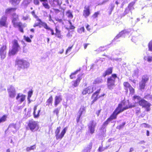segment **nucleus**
<instances>
[{
  "label": "nucleus",
  "mask_w": 152,
  "mask_h": 152,
  "mask_svg": "<svg viewBox=\"0 0 152 152\" xmlns=\"http://www.w3.org/2000/svg\"><path fill=\"white\" fill-rule=\"evenodd\" d=\"M101 110V109H100L96 112V113L97 116H98L99 115V114L100 113Z\"/></svg>",
  "instance_id": "nucleus-59"
},
{
  "label": "nucleus",
  "mask_w": 152,
  "mask_h": 152,
  "mask_svg": "<svg viewBox=\"0 0 152 152\" xmlns=\"http://www.w3.org/2000/svg\"><path fill=\"white\" fill-rule=\"evenodd\" d=\"M138 103L140 106L145 109L146 111L148 112L151 110V104L145 99H142L138 101Z\"/></svg>",
  "instance_id": "nucleus-8"
},
{
  "label": "nucleus",
  "mask_w": 152,
  "mask_h": 152,
  "mask_svg": "<svg viewBox=\"0 0 152 152\" xmlns=\"http://www.w3.org/2000/svg\"><path fill=\"white\" fill-rule=\"evenodd\" d=\"M37 105H35L34 107L33 115L34 118H38L39 117V114L41 111L40 109L38 111L37 113L36 111L37 109Z\"/></svg>",
  "instance_id": "nucleus-25"
},
{
  "label": "nucleus",
  "mask_w": 152,
  "mask_h": 152,
  "mask_svg": "<svg viewBox=\"0 0 152 152\" xmlns=\"http://www.w3.org/2000/svg\"><path fill=\"white\" fill-rule=\"evenodd\" d=\"M12 23L13 26L15 28H18L20 31L23 33L24 31L23 28L25 27L26 26L23 25L21 22H18L19 20V15L14 13L12 14Z\"/></svg>",
  "instance_id": "nucleus-2"
},
{
  "label": "nucleus",
  "mask_w": 152,
  "mask_h": 152,
  "mask_svg": "<svg viewBox=\"0 0 152 152\" xmlns=\"http://www.w3.org/2000/svg\"><path fill=\"white\" fill-rule=\"evenodd\" d=\"M59 109L58 108L55 109L53 111L54 114H56V115H58L59 113Z\"/></svg>",
  "instance_id": "nucleus-49"
},
{
  "label": "nucleus",
  "mask_w": 152,
  "mask_h": 152,
  "mask_svg": "<svg viewBox=\"0 0 152 152\" xmlns=\"http://www.w3.org/2000/svg\"><path fill=\"white\" fill-rule=\"evenodd\" d=\"M36 148V145H35L31 146L30 147H27L26 150L27 151H29L31 150H34Z\"/></svg>",
  "instance_id": "nucleus-40"
},
{
  "label": "nucleus",
  "mask_w": 152,
  "mask_h": 152,
  "mask_svg": "<svg viewBox=\"0 0 152 152\" xmlns=\"http://www.w3.org/2000/svg\"><path fill=\"white\" fill-rule=\"evenodd\" d=\"M135 113L137 114H138L140 113V109L139 107H137L136 108L135 110Z\"/></svg>",
  "instance_id": "nucleus-52"
},
{
  "label": "nucleus",
  "mask_w": 152,
  "mask_h": 152,
  "mask_svg": "<svg viewBox=\"0 0 152 152\" xmlns=\"http://www.w3.org/2000/svg\"><path fill=\"white\" fill-rule=\"evenodd\" d=\"M148 47L149 50L152 51V40L149 42Z\"/></svg>",
  "instance_id": "nucleus-48"
},
{
  "label": "nucleus",
  "mask_w": 152,
  "mask_h": 152,
  "mask_svg": "<svg viewBox=\"0 0 152 152\" xmlns=\"http://www.w3.org/2000/svg\"><path fill=\"white\" fill-rule=\"evenodd\" d=\"M114 119H115L110 115L107 120L104 122L102 125L104 127H105L108 124L110 121Z\"/></svg>",
  "instance_id": "nucleus-27"
},
{
  "label": "nucleus",
  "mask_w": 152,
  "mask_h": 152,
  "mask_svg": "<svg viewBox=\"0 0 152 152\" xmlns=\"http://www.w3.org/2000/svg\"><path fill=\"white\" fill-rule=\"evenodd\" d=\"M91 14V11L90 6H85L83 10V15L85 18L88 17Z\"/></svg>",
  "instance_id": "nucleus-17"
},
{
  "label": "nucleus",
  "mask_w": 152,
  "mask_h": 152,
  "mask_svg": "<svg viewBox=\"0 0 152 152\" xmlns=\"http://www.w3.org/2000/svg\"><path fill=\"white\" fill-rule=\"evenodd\" d=\"M102 80L99 78H97L95 79L93 82V84H98L99 83H102Z\"/></svg>",
  "instance_id": "nucleus-39"
},
{
  "label": "nucleus",
  "mask_w": 152,
  "mask_h": 152,
  "mask_svg": "<svg viewBox=\"0 0 152 152\" xmlns=\"http://www.w3.org/2000/svg\"><path fill=\"white\" fill-rule=\"evenodd\" d=\"M145 85V83L143 82H141L140 84V88L141 90L143 89L144 88Z\"/></svg>",
  "instance_id": "nucleus-47"
},
{
  "label": "nucleus",
  "mask_w": 152,
  "mask_h": 152,
  "mask_svg": "<svg viewBox=\"0 0 152 152\" xmlns=\"http://www.w3.org/2000/svg\"><path fill=\"white\" fill-rule=\"evenodd\" d=\"M29 65L28 62L23 59L17 58L15 61V66H17L19 70L21 69L27 68Z\"/></svg>",
  "instance_id": "nucleus-6"
},
{
  "label": "nucleus",
  "mask_w": 152,
  "mask_h": 152,
  "mask_svg": "<svg viewBox=\"0 0 152 152\" xmlns=\"http://www.w3.org/2000/svg\"><path fill=\"white\" fill-rule=\"evenodd\" d=\"M124 104V102H122L118 104V106L114 110L111 115L115 119L117 118L118 115L120 113L123 112L125 110H126L129 108H132L134 107V105H130L129 106H126L124 107H123V105Z\"/></svg>",
  "instance_id": "nucleus-1"
},
{
  "label": "nucleus",
  "mask_w": 152,
  "mask_h": 152,
  "mask_svg": "<svg viewBox=\"0 0 152 152\" xmlns=\"http://www.w3.org/2000/svg\"><path fill=\"white\" fill-rule=\"evenodd\" d=\"M147 61L149 62L152 61V57L148 56L147 58Z\"/></svg>",
  "instance_id": "nucleus-57"
},
{
  "label": "nucleus",
  "mask_w": 152,
  "mask_h": 152,
  "mask_svg": "<svg viewBox=\"0 0 152 152\" xmlns=\"http://www.w3.org/2000/svg\"><path fill=\"white\" fill-rule=\"evenodd\" d=\"M129 33V32L127 31L126 30H124L119 33L116 36V37L118 38L119 37H121L124 34H128Z\"/></svg>",
  "instance_id": "nucleus-29"
},
{
  "label": "nucleus",
  "mask_w": 152,
  "mask_h": 152,
  "mask_svg": "<svg viewBox=\"0 0 152 152\" xmlns=\"http://www.w3.org/2000/svg\"><path fill=\"white\" fill-rule=\"evenodd\" d=\"M29 18L28 15H27L26 16H23L22 18V19L23 20H27Z\"/></svg>",
  "instance_id": "nucleus-53"
},
{
  "label": "nucleus",
  "mask_w": 152,
  "mask_h": 152,
  "mask_svg": "<svg viewBox=\"0 0 152 152\" xmlns=\"http://www.w3.org/2000/svg\"><path fill=\"white\" fill-rule=\"evenodd\" d=\"M85 111V108L84 107H81L78 112L79 113V115H78L77 117L76 118V121L77 123H78L79 122L80 118L81 115H82L83 113V111Z\"/></svg>",
  "instance_id": "nucleus-23"
},
{
  "label": "nucleus",
  "mask_w": 152,
  "mask_h": 152,
  "mask_svg": "<svg viewBox=\"0 0 152 152\" xmlns=\"http://www.w3.org/2000/svg\"><path fill=\"white\" fill-rule=\"evenodd\" d=\"M117 77V74H113L107 78V88L110 90L113 89L115 86V82L116 78Z\"/></svg>",
  "instance_id": "nucleus-4"
},
{
  "label": "nucleus",
  "mask_w": 152,
  "mask_h": 152,
  "mask_svg": "<svg viewBox=\"0 0 152 152\" xmlns=\"http://www.w3.org/2000/svg\"><path fill=\"white\" fill-rule=\"evenodd\" d=\"M69 23L71 25L70 26L69 28L71 29H75V27L72 25V23L70 21H69Z\"/></svg>",
  "instance_id": "nucleus-56"
},
{
  "label": "nucleus",
  "mask_w": 152,
  "mask_h": 152,
  "mask_svg": "<svg viewBox=\"0 0 152 152\" xmlns=\"http://www.w3.org/2000/svg\"><path fill=\"white\" fill-rule=\"evenodd\" d=\"M31 13L33 17L37 19L39 18L38 16L35 14L34 11L33 10L31 12Z\"/></svg>",
  "instance_id": "nucleus-51"
},
{
  "label": "nucleus",
  "mask_w": 152,
  "mask_h": 152,
  "mask_svg": "<svg viewBox=\"0 0 152 152\" xmlns=\"http://www.w3.org/2000/svg\"><path fill=\"white\" fill-rule=\"evenodd\" d=\"M49 28H50V30H47L50 31L51 32V34L52 35H55L56 37L60 39L62 38V36L61 34V31L57 27H56L55 28V33H54L53 29L50 27Z\"/></svg>",
  "instance_id": "nucleus-11"
},
{
  "label": "nucleus",
  "mask_w": 152,
  "mask_h": 152,
  "mask_svg": "<svg viewBox=\"0 0 152 152\" xmlns=\"http://www.w3.org/2000/svg\"><path fill=\"white\" fill-rule=\"evenodd\" d=\"M113 69V67H110L108 68L102 74V76L105 77L107 75H109L112 74Z\"/></svg>",
  "instance_id": "nucleus-22"
},
{
  "label": "nucleus",
  "mask_w": 152,
  "mask_h": 152,
  "mask_svg": "<svg viewBox=\"0 0 152 152\" xmlns=\"http://www.w3.org/2000/svg\"><path fill=\"white\" fill-rule=\"evenodd\" d=\"M34 2L35 4V5H39V0H34Z\"/></svg>",
  "instance_id": "nucleus-58"
},
{
  "label": "nucleus",
  "mask_w": 152,
  "mask_h": 152,
  "mask_svg": "<svg viewBox=\"0 0 152 152\" xmlns=\"http://www.w3.org/2000/svg\"><path fill=\"white\" fill-rule=\"evenodd\" d=\"M26 97L25 95L19 93L16 97V99L19 102L21 103L25 100Z\"/></svg>",
  "instance_id": "nucleus-20"
},
{
  "label": "nucleus",
  "mask_w": 152,
  "mask_h": 152,
  "mask_svg": "<svg viewBox=\"0 0 152 152\" xmlns=\"http://www.w3.org/2000/svg\"><path fill=\"white\" fill-rule=\"evenodd\" d=\"M136 99H137L139 101L141 99V97L139 96H137L136 95L134 96L132 98V100L133 101H135Z\"/></svg>",
  "instance_id": "nucleus-44"
},
{
  "label": "nucleus",
  "mask_w": 152,
  "mask_h": 152,
  "mask_svg": "<svg viewBox=\"0 0 152 152\" xmlns=\"http://www.w3.org/2000/svg\"><path fill=\"white\" fill-rule=\"evenodd\" d=\"M134 150V149L133 148L131 147L130 148L129 150V152H132Z\"/></svg>",
  "instance_id": "nucleus-64"
},
{
  "label": "nucleus",
  "mask_w": 152,
  "mask_h": 152,
  "mask_svg": "<svg viewBox=\"0 0 152 152\" xmlns=\"http://www.w3.org/2000/svg\"><path fill=\"white\" fill-rule=\"evenodd\" d=\"M62 100L61 96H55L54 105L55 107H56L61 102Z\"/></svg>",
  "instance_id": "nucleus-24"
},
{
  "label": "nucleus",
  "mask_w": 152,
  "mask_h": 152,
  "mask_svg": "<svg viewBox=\"0 0 152 152\" xmlns=\"http://www.w3.org/2000/svg\"><path fill=\"white\" fill-rule=\"evenodd\" d=\"M86 29H87V30L88 31H90L91 30V28H90V26L88 24L86 25Z\"/></svg>",
  "instance_id": "nucleus-60"
},
{
  "label": "nucleus",
  "mask_w": 152,
  "mask_h": 152,
  "mask_svg": "<svg viewBox=\"0 0 152 152\" xmlns=\"http://www.w3.org/2000/svg\"><path fill=\"white\" fill-rule=\"evenodd\" d=\"M49 3L53 7H56L58 6H60L61 4L59 0H49Z\"/></svg>",
  "instance_id": "nucleus-21"
},
{
  "label": "nucleus",
  "mask_w": 152,
  "mask_h": 152,
  "mask_svg": "<svg viewBox=\"0 0 152 152\" xmlns=\"http://www.w3.org/2000/svg\"><path fill=\"white\" fill-rule=\"evenodd\" d=\"M24 40L27 42L30 43L31 42V40L28 37H26L25 35L23 36Z\"/></svg>",
  "instance_id": "nucleus-43"
},
{
  "label": "nucleus",
  "mask_w": 152,
  "mask_h": 152,
  "mask_svg": "<svg viewBox=\"0 0 152 152\" xmlns=\"http://www.w3.org/2000/svg\"><path fill=\"white\" fill-rule=\"evenodd\" d=\"M104 148H103L102 146L99 147V148L98 149V151L99 152H101L104 151Z\"/></svg>",
  "instance_id": "nucleus-54"
},
{
  "label": "nucleus",
  "mask_w": 152,
  "mask_h": 152,
  "mask_svg": "<svg viewBox=\"0 0 152 152\" xmlns=\"http://www.w3.org/2000/svg\"><path fill=\"white\" fill-rule=\"evenodd\" d=\"M26 128L30 130L31 132L37 131L39 128V126L37 121L33 119L29 120L27 123Z\"/></svg>",
  "instance_id": "nucleus-3"
},
{
  "label": "nucleus",
  "mask_w": 152,
  "mask_h": 152,
  "mask_svg": "<svg viewBox=\"0 0 152 152\" xmlns=\"http://www.w3.org/2000/svg\"><path fill=\"white\" fill-rule=\"evenodd\" d=\"M12 49L10 50L8 52V54L10 56L15 55L20 49V46L17 40L14 39L12 42Z\"/></svg>",
  "instance_id": "nucleus-5"
},
{
  "label": "nucleus",
  "mask_w": 152,
  "mask_h": 152,
  "mask_svg": "<svg viewBox=\"0 0 152 152\" xmlns=\"http://www.w3.org/2000/svg\"><path fill=\"white\" fill-rule=\"evenodd\" d=\"M8 91L10 97L13 98L15 97V93L14 91H12L10 88L8 89Z\"/></svg>",
  "instance_id": "nucleus-35"
},
{
  "label": "nucleus",
  "mask_w": 152,
  "mask_h": 152,
  "mask_svg": "<svg viewBox=\"0 0 152 152\" xmlns=\"http://www.w3.org/2000/svg\"><path fill=\"white\" fill-rule=\"evenodd\" d=\"M96 123L94 121L92 120L90 122L88 125V128L90 133L93 134L94 133L95 128L96 126Z\"/></svg>",
  "instance_id": "nucleus-15"
},
{
  "label": "nucleus",
  "mask_w": 152,
  "mask_h": 152,
  "mask_svg": "<svg viewBox=\"0 0 152 152\" xmlns=\"http://www.w3.org/2000/svg\"><path fill=\"white\" fill-rule=\"evenodd\" d=\"M76 74L74 72L72 73L69 76L70 78L72 79H75L76 78Z\"/></svg>",
  "instance_id": "nucleus-46"
},
{
  "label": "nucleus",
  "mask_w": 152,
  "mask_h": 152,
  "mask_svg": "<svg viewBox=\"0 0 152 152\" xmlns=\"http://www.w3.org/2000/svg\"><path fill=\"white\" fill-rule=\"evenodd\" d=\"M73 46V45H72V46L70 47H68V48L66 50V54H67V53L69 52H70L71 51V49H72V47Z\"/></svg>",
  "instance_id": "nucleus-50"
},
{
  "label": "nucleus",
  "mask_w": 152,
  "mask_h": 152,
  "mask_svg": "<svg viewBox=\"0 0 152 152\" xmlns=\"http://www.w3.org/2000/svg\"><path fill=\"white\" fill-rule=\"evenodd\" d=\"M115 7V6L114 4H111L109 7L108 9H107V12L109 15H110L112 12Z\"/></svg>",
  "instance_id": "nucleus-30"
},
{
  "label": "nucleus",
  "mask_w": 152,
  "mask_h": 152,
  "mask_svg": "<svg viewBox=\"0 0 152 152\" xmlns=\"http://www.w3.org/2000/svg\"><path fill=\"white\" fill-rule=\"evenodd\" d=\"M33 91L32 89L29 91L28 93V98L27 99L28 101L30 100V98L31 97L33 94Z\"/></svg>",
  "instance_id": "nucleus-41"
},
{
  "label": "nucleus",
  "mask_w": 152,
  "mask_h": 152,
  "mask_svg": "<svg viewBox=\"0 0 152 152\" xmlns=\"http://www.w3.org/2000/svg\"><path fill=\"white\" fill-rule=\"evenodd\" d=\"M123 86L124 89L126 90V93L128 92V89L129 91V95H133L135 93V89L131 86V84L127 81L123 83Z\"/></svg>",
  "instance_id": "nucleus-9"
},
{
  "label": "nucleus",
  "mask_w": 152,
  "mask_h": 152,
  "mask_svg": "<svg viewBox=\"0 0 152 152\" xmlns=\"http://www.w3.org/2000/svg\"><path fill=\"white\" fill-rule=\"evenodd\" d=\"M92 143L91 142L90 143L89 145L86 148V149H84L83 151V152H86V151H90V150L92 148Z\"/></svg>",
  "instance_id": "nucleus-34"
},
{
  "label": "nucleus",
  "mask_w": 152,
  "mask_h": 152,
  "mask_svg": "<svg viewBox=\"0 0 152 152\" xmlns=\"http://www.w3.org/2000/svg\"><path fill=\"white\" fill-rule=\"evenodd\" d=\"M89 44H88H88H84V49H86V48H87V47L88 45H89Z\"/></svg>",
  "instance_id": "nucleus-63"
},
{
  "label": "nucleus",
  "mask_w": 152,
  "mask_h": 152,
  "mask_svg": "<svg viewBox=\"0 0 152 152\" xmlns=\"http://www.w3.org/2000/svg\"><path fill=\"white\" fill-rule=\"evenodd\" d=\"M81 70V68H80L78 69H77L74 72L76 74H77V73L79 72H80Z\"/></svg>",
  "instance_id": "nucleus-62"
},
{
  "label": "nucleus",
  "mask_w": 152,
  "mask_h": 152,
  "mask_svg": "<svg viewBox=\"0 0 152 152\" xmlns=\"http://www.w3.org/2000/svg\"><path fill=\"white\" fill-rule=\"evenodd\" d=\"M82 77L81 76H78L77 79L72 81V86L74 87H77L80 83Z\"/></svg>",
  "instance_id": "nucleus-18"
},
{
  "label": "nucleus",
  "mask_w": 152,
  "mask_h": 152,
  "mask_svg": "<svg viewBox=\"0 0 152 152\" xmlns=\"http://www.w3.org/2000/svg\"><path fill=\"white\" fill-rule=\"evenodd\" d=\"M40 1L42 2V6L46 9H49L50 7L48 3V0H39Z\"/></svg>",
  "instance_id": "nucleus-26"
},
{
  "label": "nucleus",
  "mask_w": 152,
  "mask_h": 152,
  "mask_svg": "<svg viewBox=\"0 0 152 152\" xmlns=\"http://www.w3.org/2000/svg\"><path fill=\"white\" fill-rule=\"evenodd\" d=\"M67 37H70L72 36V35L70 32H69L66 35Z\"/></svg>",
  "instance_id": "nucleus-61"
},
{
  "label": "nucleus",
  "mask_w": 152,
  "mask_h": 152,
  "mask_svg": "<svg viewBox=\"0 0 152 152\" xmlns=\"http://www.w3.org/2000/svg\"><path fill=\"white\" fill-rule=\"evenodd\" d=\"M20 0H10V2L12 4H18L20 2Z\"/></svg>",
  "instance_id": "nucleus-45"
},
{
  "label": "nucleus",
  "mask_w": 152,
  "mask_h": 152,
  "mask_svg": "<svg viewBox=\"0 0 152 152\" xmlns=\"http://www.w3.org/2000/svg\"><path fill=\"white\" fill-rule=\"evenodd\" d=\"M7 118V115H4L0 117V123H3L6 121Z\"/></svg>",
  "instance_id": "nucleus-32"
},
{
  "label": "nucleus",
  "mask_w": 152,
  "mask_h": 152,
  "mask_svg": "<svg viewBox=\"0 0 152 152\" xmlns=\"http://www.w3.org/2000/svg\"><path fill=\"white\" fill-rule=\"evenodd\" d=\"M136 1V0H134V1H132L129 4L127 7L124 11V13L125 15H126L129 12H130L131 14H132L131 10L134 9L133 6L135 4Z\"/></svg>",
  "instance_id": "nucleus-12"
},
{
  "label": "nucleus",
  "mask_w": 152,
  "mask_h": 152,
  "mask_svg": "<svg viewBox=\"0 0 152 152\" xmlns=\"http://www.w3.org/2000/svg\"><path fill=\"white\" fill-rule=\"evenodd\" d=\"M37 20L39 22L35 23L33 26L34 27L39 26L41 28L42 27H43L47 30H50L49 26L46 23L42 21V20L39 18L37 19Z\"/></svg>",
  "instance_id": "nucleus-10"
},
{
  "label": "nucleus",
  "mask_w": 152,
  "mask_h": 152,
  "mask_svg": "<svg viewBox=\"0 0 152 152\" xmlns=\"http://www.w3.org/2000/svg\"><path fill=\"white\" fill-rule=\"evenodd\" d=\"M126 124V123L125 122H123L122 124L118 125L116 127V128L117 129H118L119 130L123 128L124 126Z\"/></svg>",
  "instance_id": "nucleus-42"
},
{
  "label": "nucleus",
  "mask_w": 152,
  "mask_h": 152,
  "mask_svg": "<svg viewBox=\"0 0 152 152\" xmlns=\"http://www.w3.org/2000/svg\"><path fill=\"white\" fill-rule=\"evenodd\" d=\"M16 10L17 8L15 7L8 8L5 10V13L6 14L11 13L12 12L15 11Z\"/></svg>",
  "instance_id": "nucleus-28"
},
{
  "label": "nucleus",
  "mask_w": 152,
  "mask_h": 152,
  "mask_svg": "<svg viewBox=\"0 0 152 152\" xmlns=\"http://www.w3.org/2000/svg\"><path fill=\"white\" fill-rule=\"evenodd\" d=\"M7 17L3 16L1 18L0 20V25L1 26H4L7 27Z\"/></svg>",
  "instance_id": "nucleus-19"
},
{
  "label": "nucleus",
  "mask_w": 152,
  "mask_h": 152,
  "mask_svg": "<svg viewBox=\"0 0 152 152\" xmlns=\"http://www.w3.org/2000/svg\"><path fill=\"white\" fill-rule=\"evenodd\" d=\"M100 14V12L99 11L95 12L92 15L91 18L93 19H96L97 18L99 15Z\"/></svg>",
  "instance_id": "nucleus-36"
},
{
  "label": "nucleus",
  "mask_w": 152,
  "mask_h": 152,
  "mask_svg": "<svg viewBox=\"0 0 152 152\" xmlns=\"http://www.w3.org/2000/svg\"><path fill=\"white\" fill-rule=\"evenodd\" d=\"M53 101V98L52 96H50L46 101L47 105L49 106L52 104Z\"/></svg>",
  "instance_id": "nucleus-31"
},
{
  "label": "nucleus",
  "mask_w": 152,
  "mask_h": 152,
  "mask_svg": "<svg viewBox=\"0 0 152 152\" xmlns=\"http://www.w3.org/2000/svg\"><path fill=\"white\" fill-rule=\"evenodd\" d=\"M85 31V29L83 26L77 29V32L80 34H81L83 32H84Z\"/></svg>",
  "instance_id": "nucleus-38"
},
{
  "label": "nucleus",
  "mask_w": 152,
  "mask_h": 152,
  "mask_svg": "<svg viewBox=\"0 0 152 152\" xmlns=\"http://www.w3.org/2000/svg\"><path fill=\"white\" fill-rule=\"evenodd\" d=\"M149 78L148 76L145 75L142 78V79L141 81V82H143L144 83H146L147 82Z\"/></svg>",
  "instance_id": "nucleus-37"
},
{
  "label": "nucleus",
  "mask_w": 152,
  "mask_h": 152,
  "mask_svg": "<svg viewBox=\"0 0 152 152\" xmlns=\"http://www.w3.org/2000/svg\"><path fill=\"white\" fill-rule=\"evenodd\" d=\"M53 10L54 12L56 14L59 13L61 11L60 10L57 9H53Z\"/></svg>",
  "instance_id": "nucleus-55"
},
{
  "label": "nucleus",
  "mask_w": 152,
  "mask_h": 152,
  "mask_svg": "<svg viewBox=\"0 0 152 152\" xmlns=\"http://www.w3.org/2000/svg\"><path fill=\"white\" fill-rule=\"evenodd\" d=\"M61 129V127L59 126L57 127L55 130V135L57 140H61L64 137L67 130V127L64 128L61 131V133H59Z\"/></svg>",
  "instance_id": "nucleus-7"
},
{
  "label": "nucleus",
  "mask_w": 152,
  "mask_h": 152,
  "mask_svg": "<svg viewBox=\"0 0 152 152\" xmlns=\"http://www.w3.org/2000/svg\"><path fill=\"white\" fill-rule=\"evenodd\" d=\"M101 91V89L99 88L95 92H94L92 95L91 98L93 99V100L91 102V104H93L96 102L98 99L101 97V96L99 95V94Z\"/></svg>",
  "instance_id": "nucleus-14"
},
{
  "label": "nucleus",
  "mask_w": 152,
  "mask_h": 152,
  "mask_svg": "<svg viewBox=\"0 0 152 152\" xmlns=\"http://www.w3.org/2000/svg\"><path fill=\"white\" fill-rule=\"evenodd\" d=\"M93 87L89 86L83 89L81 93L83 95H85L87 94H91L93 92Z\"/></svg>",
  "instance_id": "nucleus-16"
},
{
  "label": "nucleus",
  "mask_w": 152,
  "mask_h": 152,
  "mask_svg": "<svg viewBox=\"0 0 152 152\" xmlns=\"http://www.w3.org/2000/svg\"><path fill=\"white\" fill-rule=\"evenodd\" d=\"M66 15L67 17L70 19H72L73 18V15L72 12L70 10H67L66 13Z\"/></svg>",
  "instance_id": "nucleus-33"
},
{
  "label": "nucleus",
  "mask_w": 152,
  "mask_h": 152,
  "mask_svg": "<svg viewBox=\"0 0 152 152\" xmlns=\"http://www.w3.org/2000/svg\"><path fill=\"white\" fill-rule=\"evenodd\" d=\"M7 46L6 45H3L0 48V56L1 59H4L6 57Z\"/></svg>",
  "instance_id": "nucleus-13"
}]
</instances>
